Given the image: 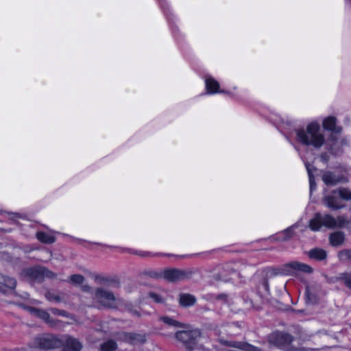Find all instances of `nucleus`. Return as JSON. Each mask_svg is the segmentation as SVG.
I'll return each instance as SVG.
<instances>
[{
	"mask_svg": "<svg viewBox=\"0 0 351 351\" xmlns=\"http://www.w3.org/2000/svg\"><path fill=\"white\" fill-rule=\"evenodd\" d=\"M149 297L152 298L155 302L162 303L164 302V300L158 294L154 293H150Z\"/></svg>",
	"mask_w": 351,
	"mask_h": 351,
	"instance_id": "obj_29",
	"label": "nucleus"
},
{
	"mask_svg": "<svg viewBox=\"0 0 351 351\" xmlns=\"http://www.w3.org/2000/svg\"><path fill=\"white\" fill-rule=\"evenodd\" d=\"M50 311L54 315L66 316V313L64 311H60L57 308H51Z\"/></svg>",
	"mask_w": 351,
	"mask_h": 351,
	"instance_id": "obj_30",
	"label": "nucleus"
},
{
	"mask_svg": "<svg viewBox=\"0 0 351 351\" xmlns=\"http://www.w3.org/2000/svg\"><path fill=\"white\" fill-rule=\"evenodd\" d=\"M348 223V219L344 216H338L334 217L330 215H326L322 217V224L328 228H341Z\"/></svg>",
	"mask_w": 351,
	"mask_h": 351,
	"instance_id": "obj_5",
	"label": "nucleus"
},
{
	"mask_svg": "<svg viewBox=\"0 0 351 351\" xmlns=\"http://www.w3.org/2000/svg\"><path fill=\"white\" fill-rule=\"evenodd\" d=\"M64 343V351H81L82 349V343L73 337H65L62 340Z\"/></svg>",
	"mask_w": 351,
	"mask_h": 351,
	"instance_id": "obj_8",
	"label": "nucleus"
},
{
	"mask_svg": "<svg viewBox=\"0 0 351 351\" xmlns=\"http://www.w3.org/2000/svg\"><path fill=\"white\" fill-rule=\"evenodd\" d=\"M162 276L163 278L169 282L182 280L188 276L186 271L176 268L165 269Z\"/></svg>",
	"mask_w": 351,
	"mask_h": 351,
	"instance_id": "obj_6",
	"label": "nucleus"
},
{
	"mask_svg": "<svg viewBox=\"0 0 351 351\" xmlns=\"http://www.w3.org/2000/svg\"><path fill=\"white\" fill-rule=\"evenodd\" d=\"M322 180L326 184L335 185L343 182L344 178L342 176H336L330 172H326L323 174Z\"/></svg>",
	"mask_w": 351,
	"mask_h": 351,
	"instance_id": "obj_12",
	"label": "nucleus"
},
{
	"mask_svg": "<svg viewBox=\"0 0 351 351\" xmlns=\"http://www.w3.org/2000/svg\"><path fill=\"white\" fill-rule=\"evenodd\" d=\"M288 267H289L291 269H293L295 271H301L304 273L312 272V269L310 266L299 262L290 263L288 265Z\"/></svg>",
	"mask_w": 351,
	"mask_h": 351,
	"instance_id": "obj_14",
	"label": "nucleus"
},
{
	"mask_svg": "<svg viewBox=\"0 0 351 351\" xmlns=\"http://www.w3.org/2000/svg\"><path fill=\"white\" fill-rule=\"evenodd\" d=\"M339 278L342 280L349 289H351V271L349 273L341 274Z\"/></svg>",
	"mask_w": 351,
	"mask_h": 351,
	"instance_id": "obj_25",
	"label": "nucleus"
},
{
	"mask_svg": "<svg viewBox=\"0 0 351 351\" xmlns=\"http://www.w3.org/2000/svg\"><path fill=\"white\" fill-rule=\"evenodd\" d=\"M308 255L311 258L322 261L326 258L327 253L322 249L315 248L309 251Z\"/></svg>",
	"mask_w": 351,
	"mask_h": 351,
	"instance_id": "obj_18",
	"label": "nucleus"
},
{
	"mask_svg": "<svg viewBox=\"0 0 351 351\" xmlns=\"http://www.w3.org/2000/svg\"><path fill=\"white\" fill-rule=\"evenodd\" d=\"M28 311L32 315L41 319L46 324L50 325L51 326H56L57 325V322L51 317L48 312L43 309L36 308L34 307L28 308Z\"/></svg>",
	"mask_w": 351,
	"mask_h": 351,
	"instance_id": "obj_7",
	"label": "nucleus"
},
{
	"mask_svg": "<svg viewBox=\"0 0 351 351\" xmlns=\"http://www.w3.org/2000/svg\"><path fill=\"white\" fill-rule=\"evenodd\" d=\"M117 348V345L113 340H108L100 346L101 351H114Z\"/></svg>",
	"mask_w": 351,
	"mask_h": 351,
	"instance_id": "obj_23",
	"label": "nucleus"
},
{
	"mask_svg": "<svg viewBox=\"0 0 351 351\" xmlns=\"http://www.w3.org/2000/svg\"><path fill=\"white\" fill-rule=\"evenodd\" d=\"M323 127L324 129L332 132H339V129L336 128V119L333 117H329L323 121Z\"/></svg>",
	"mask_w": 351,
	"mask_h": 351,
	"instance_id": "obj_16",
	"label": "nucleus"
},
{
	"mask_svg": "<svg viewBox=\"0 0 351 351\" xmlns=\"http://www.w3.org/2000/svg\"><path fill=\"white\" fill-rule=\"evenodd\" d=\"M36 237L40 242L45 243H53L56 240L53 235L47 234L43 232H37Z\"/></svg>",
	"mask_w": 351,
	"mask_h": 351,
	"instance_id": "obj_21",
	"label": "nucleus"
},
{
	"mask_svg": "<svg viewBox=\"0 0 351 351\" xmlns=\"http://www.w3.org/2000/svg\"><path fill=\"white\" fill-rule=\"evenodd\" d=\"M121 338L123 341L133 344L143 343L146 341L145 335L141 333H124Z\"/></svg>",
	"mask_w": 351,
	"mask_h": 351,
	"instance_id": "obj_10",
	"label": "nucleus"
},
{
	"mask_svg": "<svg viewBox=\"0 0 351 351\" xmlns=\"http://www.w3.org/2000/svg\"><path fill=\"white\" fill-rule=\"evenodd\" d=\"M282 338L285 340V341L287 343H290L292 341H293V338L291 335L285 334L282 336ZM294 341H297L296 340H294Z\"/></svg>",
	"mask_w": 351,
	"mask_h": 351,
	"instance_id": "obj_31",
	"label": "nucleus"
},
{
	"mask_svg": "<svg viewBox=\"0 0 351 351\" xmlns=\"http://www.w3.org/2000/svg\"><path fill=\"white\" fill-rule=\"evenodd\" d=\"M34 343L36 348L54 349L60 347L63 341L53 335L44 334L36 337Z\"/></svg>",
	"mask_w": 351,
	"mask_h": 351,
	"instance_id": "obj_3",
	"label": "nucleus"
},
{
	"mask_svg": "<svg viewBox=\"0 0 351 351\" xmlns=\"http://www.w3.org/2000/svg\"><path fill=\"white\" fill-rule=\"evenodd\" d=\"M333 194L337 195L341 199L351 200V190L347 188H339L333 191Z\"/></svg>",
	"mask_w": 351,
	"mask_h": 351,
	"instance_id": "obj_19",
	"label": "nucleus"
},
{
	"mask_svg": "<svg viewBox=\"0 0 351 351\" xmlns=\"http://www.w3.org/2000/svg\"><path fill=\"white\" fill-rule=\"evenodd\" d=\"M95 298L104 307L116 308L119 304V300L112 292L103 289H97L95 291Z\"/></svg>",
	"mask_w": 351,
	"mask_h": 351,
	"instance_id": "obj_4",
	"label": "nucleus"
},
{
	"mask_svg": "<svg viewBox=\"0 0 351 351\" xmlns=\"http://www.w3.org/2000/svg\"><path fill=\"white\" fill-rule=\"evenodd\" d=\"M323 226L322 217L317 214L313 219L309 221V227L313 231H317Z\"/></svg>",
	"mask_w": 351,
	"mask_h": 351,
	"instance_id": "obj_20",
	"label": "nucleus"
},
{
	"mask_svg": "<svg viewBox=\"0 0 351 351\" xmlns=\"http://www.w3.org/2000/svg\"><path fill=\"white\" fill-rule=\"evenodd\" d=\"M206 85L207 91L209 93H217L219 87V83L212 78H208L206 80Z\"/></svg>",
	"mask_w": 351,
	"mask_h": 351,
	"instance_id": "obj_22",
	"label": "nucleus"
},
{
	"mask_svg": "<svg viewBox=\"0 0 351 351\" xmlns=\"http://www.w3.org/2000/svg\"><path fill=\"white\" fill-rule=\"evenodd\" d=\"M329 240L332 246L337 247L343 243L345 236L342 232H335L330 235Z\"/></svg>",
	"mask_w": 351,
	"mask_h": 351,
	"instance_id": "obj_13",
	"label": "nucleus"
},
{
	"mask_svg": "<svg viewBox=\"0 0 351 351\" xmlns=\"http://www.w3.org/2000/svg\"><path fill=\"white\" fill-rule=\"evenodd\" d=\"M132 313H133L134 315H135L136 316H141V315L136 311H134Z\"/></svg>",
	"mask_w": 351,
	"mask_h": 351,
	"instance_id": "obj_32",
	"label": "nucleus"
},
{
	"mask_svg": "<svg viewBox=\"0 0 351 351\" xmlns=\"http://www.w3.org/2000/svg\"><path fill=\"white\" fill-rule=\"evenodd\" d=\"M324 204L329 208L332 210H339L344 207V204H341L337 197L335 195L326 196L324 199Z\"/></svg>",
	"mask_w": 351,
	"mask_h": 351,
	"instance_id": "obj_11",
	"label": "nucleus"
},
{
	"mask_svg": "<svg viewBox=\"0 0 351 351\" xmlns=\"http://www.w3.org/2000/svg\"><path fill=\"white\" fill-rule=\"evenodd\" d=\"M45 297L47 300L51 302H60L62 300L60 295L56 294V293L49 291L46 293Z\"/></svg>",
	"mask_w": 351,
	"mask_h": 351,
	"instance_id": "obj_26",
	"label": "nucleus"
},
{
	"mask_svg": "<svg viewBox=\"0 0 351 351\" xmlns=\"http://www.w3.org/2000/svg\"><path fill=\"white\" fill-rule=\"evenodd\" d=\"M307 169H308V173H309V177H310V181L311 182V180H312V176H311V173L310 172V170L308 169V167H307Z\"/></svg>",
	"mask_w": 351,
	"mask_h": 351,
	"instance_id": "obj_33",
	"label": "nucleus"
},
{
	"mask_svg": "<svg viewBox=\"0 0 351 351\" xmlns=\"http://www.w3.org/2000/svg\"><path fill=\"white\" fill-rule=\"evenodd\" d=\"M16 282L14 278L2 276L0 278V291L7 293L14 289Z\"/></svg>",
	"mask_w": 351,
	"mask_h": 351,
	"instance_id": "obj_9",
	"label": "nucleus"
},
{
	"mask_svg": "<svg viewBox=\"0 0 351 351\" xmlns=\"http://www.w3.org/2000/svg\"><path fill=\"white\" fill-rule=\"evenodd\" d=\"M338 257L342 261L351 259V250H345L339 252L338 254Z\"/></svg>",
	"mask_w": 351,
	"mask_h": 351,
	"instance_id": "obj_28",
	"label": "nucleus"
},
{
	"mask_svg": "<svg viewBox=\"0 0 351 351\" xmlns=\"http://www.w3.org/2000/svg\"><path fill=\"white\" fill-rule=\"evenodd\" d=\"M180 304L184 307H188L193 305L196 300L194 296L189 294H182L180 296Z\"/></svg>",
	"mask_w": 351,
	"mask_h": 351,
	"instance_id": "obj_17",
	"label": "nucleus"
},
{
	"mask_svg": "<svg viewBox=\"0 0 351 351\" xmlns=\"http://www.w3.org/2000/svg\"><path fill=\"white\" fill-rule=\"evenodd\" d=\"M84 281V277L80 274H75L70 277L69 282L73 285H81Z\"/></svg>",
	"mask_w": 351,
	"mask_h": 351,
	"instance_id": "obj_27",
	"label": "nucleus"
},
{
	"mask_svg": "<svg viewBox=\"0 0 351 351\" xmlns=\"http://www.w3.org/2000/svg\"><path fill=\"white\" fill-rule=\"evenodd\" d=\"M160 320L165 324L168 326H174L175 328H178V329H180V328L183 326L182 324L169 317H162L160 318Z\"/></svg>",
	"mask_w": 351,
	"mask_h": 351,
	"instance_id": "obj_24",
	"label": "nucleus"
},
{
	"mask_svg": "<svg viewBox=\"0 0 351 351\" xmlns=\"http://www.w3.org/2000/svg\"><path fill=\"white\" fill-rule=\"evenodd\" d=\"M231 346L244 351H260V349L252 344L243 341L233 342Z\"/></svg>",
	"mask_w": 351,
	"mask_h": 351,
	"instance_id": "obj_15",
	"label": "nucleus"
},
{
	"mask_svg": "<svg viewBox=\"0 0 351 351\" xmlns=\"http://www.w3.org/2000/svg\"><path fill=\"white\" fill-rule=\"evenodd\" d=\"M176 339L181 343L188 351L205 350L208 339L199 330L184 325L175 333Z\"/></svg>",
	"mask_w": 351,
	"mask_h": 351,
	"instance_id": "obj_1",
	"label": "nucleus"
},
{
	"mask_svg": "<svg viewBox=\"0 0 351 351\" xmlns=\"http://www.w3.org/2000/svg\"><path fill=\"white\" fill-rule=\"evenodd\" d=\"M297 136L298 141L304 145L320 147L324 143V137L317 123H309L306 126V130H298Z\"/></svg>",
	"mask_w": 351,
	"mask_h": 351,
	"instance_id": "obj_2",
	"label": "nucleus"
}]
</instances>
